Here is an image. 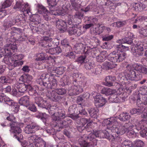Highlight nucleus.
Wrapping results in <instances>:
<instances>
[{
  "label": "nucleus",
  "instance_id": "f03ea898",
  "mask_svg": "<svg viewBox=\"0 0 147 147\" xmlns=\"http://www.w3.org/2000/svg\"><path fill=\"white\" fill-rule=\"evenodd\" d=\"M117 42L121 44L116 45L117 50L111 53L108 59L109 61L114 63L120 62L126 58L127 54L125 51L129 50V49L127 46L123 45L122 44L130 45L132 42V40L129 37H126L121 40H118Z\"/></svg>",
  "mask_w": 147,
  "mask_h": 147
},
{
  "label": "nucleus",
  "instance_id": "39448f33",
  "mask_svg": "<svg viewBox=\"0 0 147 147\" xmlns=\"http://www.w3.org/2000/svg\"><path fill=\"white\" fill-rule=\"evenodd\" d=\"M63 85H67L69 86L68 90V93L71 95H76L79 94L80 93L83 91V89L82 87L84 86L83 85V86L82 85L81 87L79 85H78L76 84L77 80L75 79L73 84L71 85H70L71 83L70 80L68 77L65 76L63 77Z\"/></svg>",
  "mask_w": 147,
  "mask_h": 147
},
{
  "label": "nucleus",
  "instance_id": "bf43d9fd",
  "mask_svg": "<svg viewBox=\"0 0 147 147\" xmlns=\"http://www.w3.org/2000/svg\"><path fill=\"white\" fill-rule=\"evenodd\" d=\"M138 47L140 48L143 49H146V47L147 46L146 42H139L137 44Z\"/></svg>",
  "mask_w": 147,
  "mask_h": 147
},
{
  "label": "nucleus",
  "instance_id": "c756f323",
  "mask_svg": "<svg viewBox=\"0 0 147 147\" xmlns=\"http://www.w3.org/2000/svg\"><path fill=\"white\" fill-rule=\"evenodd\" d=\"M84 45L81 43L76 44L74 48V51L78 54L81 53L84 48Z\"/></svg>",
  "mask_w": 147,
  "mask_h": 147
},
{
  "label": "nucleus",
  "instance_id": "13d9d810",
  "mask_svg": "<svg viewBox=\"0 0 147 147\" xmlns=\"http://www.w3.org/2000/svg\"><path fill=\"white\" fill-rule=\"evenodd\" d=\"M144 121L143 120H142L140 121H139L138 123L136 125V129L138 130H142L144 129V126L142 124V122Z\"/></svg>",
  "mask_w": 147,
  "mask_h": 147
},
{
  "label": "nucleus",
  "instance_id": "473e14b6",
  "mask_svg": "<svg viewBox=\"0 0 147 147\" xmlns=\"http://www.w3.org/2000/svg\"><path fill=\"white\" fill-rule=\"evenodd\" d=\"M119 119L122 121H125L129 119L130 116L127 113H123L119 115L118 117Z\"/></svg>",
  "mask_w": 147,
  "mask_h": 147
},
{
  "label": "nucleus",
  "instance_id": "4468645a",
  "mask_svg": "<svg viewBox=\"0 0 147 147\" xmlns=\"http://www.w3.org/2000/svg\"><path fill=\"white\" fill-rule=\"evenodd\" d=\"M51 78H50L49 79V81L48 82H45L43 81L42 82L39 83V84L43 85L48 88L54 89L57 86L56 80L53 78H52L51 76Z\"/></svg>",
  "mask_w": 147,
  "mask_h": 147
},
{
  "label": "nucleus",
  "instance_id": "3c124183",
  "mask_svg": "<svg viewBox=\"0 0 147 147\" xmlns=\"http://www.w3.org/2000/svg\"><path fill=\"white\" fill-rule=\"evenodd\" d=\"M24 131L26 134H28L33 133V130L31 127V125H28L25 128Z\"/></svg>",
  "mask_w": 147,
  "mask_h": 147
},
{
  "label": "nucleus",
  "instance_id": "412c9836",
  "mask_svg": "<svg viewBox=\"0 0 147 147\" xmlns=\"http://www.w3.org/2000/svg\"><path fill=\"white\" fill-rule=\"evenodd\" d=\"M67 24L66 22L61 20H58L56 22L57 28L60 30L65 31L67 28Z\"/></svg>",
  "mask_w": 147,
  "mask_h": 147
},
{
  "label": "nucleus",
  "instance_id": "338daca9",
  "mask_svg": "<svg viewBox=\"0 0 147 147\" xmlns=\"http://www.w3.org/2000/svg\"><path fill=\"white\" fill-rule=\"evenodd\" d=\"M91 51V49L88 47H86L84 45V48L82 50L81 53H84L85 54H89Z\"/></svg>",
  "mask_w": 147,
  "mask_h": 147
},
{
  "label": "nucleus",
  "instance_id": "864d4df0",
  "mask_svg": "<svg viewBox=\"0 0 147 147\" xmlns=\"http://www.w3.org/2000/svg\"><path fill=\"white\" fill-rule=\"evenodd\" d=\"M86 57V55L81 56L77 58L76 61L79 63L82 64L84 63Z\"/></svg>",
  "mask_w": 147,
  "mask_h": 147
},
{
  "label": "nucleus",
  "instance_id": "5701e85b",
  "mask_svg": "<svg viewBox=\"0 0 147 147\" xmlns=\"http://www.w3.org/2000/svg\"><path fill=\"white\" fill-rule=\"evenodd\" d=\"M19 103L21 105L28 107L30 105L29 97L26 95L22 97L19 99Z\"/></svg>",
  "mask_w": 147,
  "mask_h": 147
},
{
  "label": "nucleus",
  "instance_id": "cd10ccee",
  "mask_svg": "<svg viewBox=\"0 0 147 147\" xmlns=\"http://www.w3.org/2000/svg\"><path fill=\"white\" fill-rule=\"evenodd\" d=\"M102 65L103 69L107 70L114 68L116 66V64L110 62L106 61L103 63Z\"/></svg>",
  "mask_w": 147,
  "mask_h": 147
},
{
  "label": "nucleus",
  "instance_id": "6ab92c4d",
  "mask_svg": "<svg viewBox=\"0 0 147 147\" xmlns=\"http://www.w3.org/2000/svg\"><path fill=\"white\" fill-rule=\"evenodd\" d=\"M28 6L27 3L24 4L21 3L20 1H17L14 5L13 9L24 12L26 9L27 10L29 8Z\"/></svg>",
  "mask_w": 147,
  "mask_h": 147
},
{
  "label": "nucleus",
  "instance_id": "a211bd4d",
  "mask_svg": "<svg viewBox=\"0 0 147 147\" xmlns=\"http://www.w3.org/2000/svg\"><path fill=\"white\" fill-rule=\"evenodd\" d=\"M30 84H26L24 83L17 82L15 84V86L18 90L19 92L24 93L27 89H28Z\"/></svg>",
  "mask_w": 147,
  "mask_h": 147
},
{
  "label": "nucleus",
  "instance_id": "a19ab883",
  "mask_svg": "<svg viewBox=\"0 0 147 147\" xmlns=\"http://www.w3.org/2000/svg\"><path fill=\"white\" fill-rule=\"evenodd\" d=\"M40 137H39L38 136L35 135H32L30 136L28 138V140L30 143H37L39 141V138Z\"/></svg>",
  "mask_w": 147,
  "mask_h": 147
},
{
  "label": "nucleus",
  "instance_id": "c03bdc74",
  "mask_svg": "<svg viewBox=\"0 0 147 147\" xmlns=\"http://www.w3.org/2000/svg\"><path fill=\"white\" fill-rule=\"evenodd\" d=\"M47 3L49 5L50 10L51 11H54L53 7L56 5V0H47Z\"/></svg>",
  "mask_w": 147,
  "mask_h": 147
},
{
  "label": "nucleus",
  "instance_id": "4be33fe9",
  "mask_svg": "<svg viewBox=\"0 0 147 147\" xmlns=\"http://www.w3.org/2000/svg\"><path fill=\"white\" fill-rule=\"evenodd\" d=\"M35 102L39 107L42 108L45 107L47 103L46 100H43L42 98L39 96L35 97Z\"/></svg>",
  "mask_w": 147,
  "mask_h": 147
},
{
  "label": "nucleus",
  "instance_id": "49530a36",
  "mask_svg": "<svg viewBox=\"0 0 147 147\" xmlns=\"http://www.w3.org/2000/svg\"><path fill=\"white\" fill-rule=\"evenodd\" d=\"M39 28H41L42 31V32L43 33L45 32H48L49 30V26H47L46 24H42L39 26Z\"/></svg>",
  "mask_w": 147,
  "mask_h": 147
},
{
  "label": "nucleus",
  "instance_id": "9b49d317",
  "mask_svg": "<svg viewBox=\"0 0 147 147\" xmlns=\"http://www.w3.org/2000/svg\"><path fill=\"white\" fill-rule=\"evenodd\" d=\"M42 40L44 43L47 42L49 43V44L46 45H44V44L43 45V46L45 47L49 48V49L46 50V52L47 53H50L51 55L55 54V52L54 48H52V49L49 48L50 47L52 46L51 43L53 42L52 41L53 39L51 37L44 36L42 38Z\"/></svg>",
  "mask_w": 147,
  "mask_h": 147
},
{
  "label": "nucleus",
  "instance_id": "1a4fd4ad",
  "mask_svg": "<svg viewBox=\"0 0 147 147\" xmlns=\"http://www.w3.org/2000/svg\"><path fill=\"white\" fill-rule=\"evenodd\" d=\"M12 31L10 32H9L5 34V36L7 38L8 42L10 41L11 42H14L13 39H16V37L20 36L22 34L21 29L13 27L11 28Z\"/></svg>",
  "mask_w": 147,
  "mask_h": 147
},
{
  "label": "nucleus",
  "instance_id": "2f4dec72",
  "mask_svg": "<svg viewBox=\"0 0 147 147\" xmlns=\"http://www.w3.org/2000/svg\"><path fill=\"white\" fill-rule=\"evenodd\" d=\"M135 70L141 74H147V68L143 66L138 65L136 67Z\"/></svg>",
  "mask_w": 147,
  "mask_h": 147
},
{
  "label": "nucleus",
  "instance_id": "7c9ffc66",
  "mask_svg": "<svg viewBox=\"0 0 147 147\" xmlns=\"http://www.w3.org/2000/svg\"><path fill=\"white\" fill-rule=\"evenodd\" d=\"M114 137V138H112L109 140H111V141H113V142H112L111 143V147H117V144L116 143L117 142L118 143H120L121 144V142L122 141V138L120 137H117L116 138V139H115V137L112 134H111Z\"/></svg>",
  "mask_w": 147,
  "mask_h": 147
},
{
  "label": "nucleus",
  "instance_id": "7ed1b4c3",
  "mask_svg": "<svg viewBox=\"0 0 147 147\" xmlns=\"http://www.w3.org/2000/svg\"><path fill=\"white\" fill-rule=\"evenodd\" d=\"M106 124L107 128V130H108L109 132L111 131L121 135L127 132V127L129 125L128 123H126L120 127L118 129L117 128V126L118 125L119 123L115 117H112L108 119L106 121Z\"/></svg>",
  "mask_w": 147,
  "mask_h": 147
},
{
  "label": "nucleus",
  "instance_id": "79ce46f5",
  "mask_svg": "<svg viewBox=\"0 0 147 147\" xmlns=\"http://www.w3.org/2000/svg\"><path fill=\"white\" fill-rule=\"evenodd\" d=\"M13 1V0H5L2 4V8L5 9L10 6Z\"/></svg>",
  "mask_w": 147,
  "mask_h": 147
},
{
  "label": "nucleus",
  "instance_id": "20e7f679",
  "mask_svg": "<svg viewBox=\"0 0 147 147\" xmlns=\"http://www.w3.org/2000/svg\"><path fill=\"white\" fill-rule=\"evenodd\" d=\"M44 108L48 110L49 113L53 116L55 121L60 120L65 117V112L61 109L58 108L55 105H51L47 103Z\"/></svg>",
  "mask_w": 147,
  "mask_h": 147
},
{
  "label": "nucleus",
  "instance_id": "8fccbe9b",
  "mask_svg": "<svg viewBox=\"0 0 147 147\" xmlns=\"http://www.w3.org/2000/svg\"><path fill=\"white\" fill-rule=\"evenodd\" d=\"M73 16L71 15L69 16L67 18V19L65 21L66 24L70 25H74V21H73Z\"/></svg>",
  "mask_w": 147,
  "mask_h": 147
},
{
  "label": "nucleus",
  "instance_id": "052dcab7",
  "mask_svg": "<svg viewBox=\"0 0 147 147\" xmlns=\"http://www.w3.org/2000/svg\"><path fill=\"white\" fill-rule=\"evenodd\" d=\"M45 59V55L44 54L41 53L38 54L36 59L37 61H42L44 60Z\"/></svg>",
  "mask_w": 147,
  "mask_h": 147
},
{
  "label": "nucleus",
  "instance_id": "4d7b16f0",
  "mask_svg": "<svg viewBox=\"0 0 147 147\" xmlns=\"http://www.w3.org/2000/svg\"><path fill=\"white\" fill-rule=\"evenodd\" d=\"M94 64L91 62L86 63L84 65V67L86 69H90L91 70L94 68Z\"/></svg>",
  "mask_w": 147,
  "mask_h": 147
},
{
  "label": "nucleus",
  "instance_id": "b1692460",
  "mask_svg": "<svg viewBox=\"0 0 147 147\" xmlns=\"http://www.w3.org/2000/svg\"><path fill=\"white\" fill-rule=\"evenodd\" d=\"M106 82L105 83V85L107 86H111L113 85V82H115L116 78L114 76H108L105 79Z\"/></svg>",
  "mask_w": 147,
  "mask_h": 147
},
{
  "label": "nucleus",
  "instance_id": "a18cd8bd",
  "mask_svg": "<svg viewBox=\"0 0 147 147\" xmlns=\"http://www.w3.org/2000/svg\"><path fill=\"white\" fill-rule=\"evenodd\" d=\"M54 90L58 95H63L65 94L67 92L66 89L63 88L55 89Z\"/></svg>",
  "mask_w": 147,
  "mask_h": 147
},
{
  "label": "nucleus",
  "instance_id": "6e6d98bb",
  "mask_svg": "<svg viewBox=\"0 0 147 147\" xmlns=\"http://www.w3.org/2000/svg\"><path fill=\"white\" fill-rule=\"evenodd\" d=\"M64 55L71 59H74L76 57L75 55L74 54L72 51H70L69 52L64 54Z\"/></svg>",
  "mask_w": 147,
  "mask_h": 147
},
{
  "label": "nucleus",
  "instance_id": "c9c22d12",
  "mask_svg": "<svg viewBox=\"0 0 147 147\" xmlns=\"http://www.w3.org/2000/svg\"><path fill=\"white\" fill-rule=\"evenodd\" d=\"M102 68L101 66L95 67L91 71L92 73L94 75L100 74L101 72Z\"/></svg>",
  "mask_w": 147,
  "mask_h": 147
},
{
  "label": "nucleus",
  "instance_id": "9d476101",
  "mask_svg": "<svg viewBox=\"0 0 147 147\" xmlns=\"http://www.w3.org/2000/svg\"><path fill=\"white\" fill-rule=\"evenodd\" d=\"M46 95L50 99L55 102L63 101L65 98L59 96L54 90H48L46 93Z\"/></svg>",
  "mask_w": 147,
  "mask_h": 147
},
{
  "label": "nucleus",
  "instance_id": "2eb2a0df",
  "mask_svg": "<svg viewBox=\"0 0 147 147\" xmlns=\"http://www.w3.org/2000/svg\"><path fill=\"white\" fill-rule=\"evenodd\" d=\"M106 102L105 99L100 94L96 95L94 98V105L97 108L102 107L105 104Z\"/></svg>",
  "mask_w": 147,
  "mask_h": 147
},
{
  "label": "nucleus",
  "instance_id": "aec40b11",
  "mask_svg": "<svg viewBox=\"0 0 147 147\" xmlns=\"http://www.w3.org/2000/svg\"><path fill=\"white\" fill-rule=\"evenodd\" d=\"M138 105L141 106V105H147V95L138 94L137 96Z\"/></svg>",
  "mask_w": 147,
  "mask_h": 147
},
{
  "label": "nucleus",
  "instance_id": "58836bf2",
  "mask_svg": "<svg viewBox=\"0 0 147 147\" xmlns=\"http://www.w3.org/2000/svg\"><path fill=\"white\" fill-rule=\"evenodd\" d=\"M14 24V23L11 20H6L4 21L3 25L4 29L6 30Z\"/></svg>",
  "mask_w": 147,
  "mask_h": 147
},
{
  "label": "nucleus",
  "instance_id": "72a5a7b5",
  "mask_svg": "<svg viewBox=\"0 0 147 147\" xmlns=\"http://www.w3.org/2000/svg\"><path fill=\"white\" fill-rule=\"evenodd\" d=\"M71 121L69 119H65L59 124L58 126L60 128H63L66 127L71 123Z\"/></svg>",
  "mask_w": 147,
  "mask_h": 147
},
{
  "label": "nucleus",
  "instance_id": "dca6fc26",
  "mask_svg": "<svg viewBox=\"0 0 147 147\" xmlns=\"http://www.w3.org/2000/svg\"><path fill=\"white\" fill-rule=\"evenodd\" d=\"M38 11L41 12V13L43 14V16L44 20L47 21L50 20L51 18L50 17L51 14L43 6L40 5H38Z\"/></svg>",
  "mask_w": 147,
  "mask_h": 147
},
{
  "label": "nucleus",
  "instance_id": "4c0bfd02",
  "mask_svg": "<svg viewBox=\"0 0 147 147\" xmlns=\"http://www.w3.org/2000/svg\"><path fill=\"white\" fill-rule=\"evenodd\" d=\"M144 145V143L143 141L138 140L132 143V147H142Z\"/></svg>",
  "mask_w": 147,
  "mask_h": 147
},
{
  "label": "nucleus",
  "instance_id": "f704fd0d",
  "mask_svg": "<svg viewBox=\"0 0 147 147\" xmlns=\"http://www.w3.org/2000/svg\"><path fill=\"white\" fill-rule=\"evenodd\" d=\"M4 102L10 106H13V108L18 107V105L15 104V103L13 101L7 97H6L4 99Z\"/></svg>",
  "mask_w": 147,
  "mask_h": 147
},
{
  "label": "nucleus",
  "instance_id": "774afa93",
  "mask_svg": "<svg viewBox=\"0 0 147 147\" xmlns=\"http://www.w3.org/2000/svg\"><path fill=\"white\" fill-rule=\"evenodd\" d=\"M141 116L143 118H146L147 117V106L144 108Z\"/></svg>",
  "mask_w": 147,
  "mask_h": 147
},
{
  "label": "nucleus",
  "instance_id": "f8f14e48",
  "mask_svg": "<svg viewBox=\"0 0 147 147\" xmlns=\"http://www.w3.org/2000/svg\"><path fill=\"white\" fill-rule=\"evenodd\" d=\"M4 49L5 53L9 55H11L17 50V46L15 42L7 44L4 46Z\"/></svg>",
  "mask_w": 147,
  "mask_h": 147
},
{
  "label": "nucleus",
  "instance_id": "de8ad7c7",
  "mask_svg": "<svg viewBox=\"0 0 147 147\" xmlns=\"http://www.w3.org/2000/svg\"><path fill=\"white\" fill-rule=\"evenodd\" d=\"M45 131L50 135H53L56 133L57 131L52 127H49L45 129Z\"/></svg>",
  "mask_w": 147,
  "mask_h": 147
},
{
  "label": "nucleus",
  "instance_id": "09e8293b",
  "mask_svg": "<svg viewBox=\"0 0 147 147\" xmlns=\"http://www.w3.org/2000/svg\"><path fill=\"white\" fill-rule=\"evenodd\" d=\"M71 3L73 8L78 11L80 8L79 5L76 1V0H70Z\"/></svg>",
  "mask_w": 147,
  "mask_h": 147
},
{
  "label": "nucleus",
  "instance_id": "c85d7f7f",
  "mask_svg": "<svg viewBox=\"0 0 147 147\" xmlns=\"http://www.w3.org/2000/svg\"><path fill=\"white\" fill-rule=\"evenodd\" d=\"M101 93L105 94L107 96L111 95V94L116 93V90H112L108 88H102L101 90Z\"/></svg>",
  "mask_w": 147,
  "mask_h": 147
},
{
  "label": "nucleus",
  "instance_id": "ea45409f",
  "mask_svg": "<svg viewBox=\"0 0 147 147\" xmlns=\"http://www.w3.org/2000/svg\"><path fill=\"white\" fill-rule=\"evenodd\" d=\"M88 111L90 116L92 117L97 114L99 111V110L97 107L90 108L88 109Z\"/></svg>",
  "mask_w": 147,
  "mask_h": 147
},
{
  "label": "nucleus",
  "instance_id": "69168bd1",
  "mask_svg": "<svg viewBox=\"0 0 147 147\" xmlns=\"http://www.w3.org/2000/svg\"><path fill=\"white\" fill-rule=\"evenodd\" d=\"M8 78L5 76H2L0 78V83L4 84L9 83Z\"/></svg>",
  "mask_w": 147,
  "mask_h": 147
},
{
  "label": "nucleus",
  "instance_id": "6e6552de",
  "mask_svg": "<svg viewBox=\"0 0 147 147\" xmlns=\"http://www.w3.org/2000/svg\"><path fill=\"white\" fill-rule=\"evenodd\" d=\"M10 126L11 129L10 131L13 133V136L16 138L21 142L20 140L23 139V137L21 134L22 130L19 127L20 123L14 121L10 123Z\"/></svg>",
  "mask_w": 147,
  "mask_h": 147
},
{
  "label": "nucleus",
  "instance_id": "0eeeda50",
  "mask_svg": "<svg viewBox=\"0 0 147 147\" xmlns=\"http://www.w3.org/2000/svg\"><path fill=\"white\" fill-rule=\"evenodd\" d=\"M127 74L126 78L132 81H138L142 78V75L140 74H136L134 67L130 65H128L126 67Z\"/></svg>",
  "mask_w": 147,
  "mask_h": 147
},
{
  "label": "nucleus",
  "instance_id": "f3484780",
  "mask_svg": "<svg viewBox=\"0 0 147 147\" xmlns=\"http://www.w3.org/2000/svg\"><path fill=\"white\" fill-rule=\"evenodd\" d=\"M109 100L110 102L117 103L123 102L125 100L123 97L119 96L116 92V93L111 94L109 98Z\"/></svg>",
  "mask_w": 147,
  "mask_h": 147
},
{
  "label": "nucleus",
  "instance_id": "a878e982",
  "mask_svg": "<svg viewBox=\"0 0 147 147\" xmlns=\"http://www.w3.org/2000/svg\"><path fill=\"white\" fill-rule=\"evenodd\" d=\"M83 16V14L79 12H76L75 14L73 19L74 21L76 24H80L81 22V19Z\"/></svg>",
  "mask_w": 147,
  "mask_h": 147
},
{
  "label": "nucleus",
  "instance_id": "f257e3e1",
  "mask_svg": "<svg viewBox=\"0 0 147 147\" xmlns=\"http://www.w3.org/2000/svg\"><path fill=\"white\" fill-rule=\"evenodd\" d=\"M96 137L106 138L108 140L114 138L113 136L110 134L109 131L107 130L93 131L88 135H84L81 137L78 140L79 144L81 147H87L89 146H96L97 141L95 137Z\"/></svg>",
  "mask_w": 147,
  "mask_h": 147
},
{
  "label": "nucleus",
  "instance_id": "393cba45",
  "mask_svg": "<svg viewBox=\"0 0 147 147\" xmlns=\"http://www.w3.org/2000/svg\"><path fill=\"white\" fill-rule=\"evenodd\" d=\"M29 93L30 95L35 96L39 94L38 87L37 86H34L32 87L30 85L28 88Z\"/></svg>",
  "mask_w": 147,
  "mask_h": 147
},
{
  "label": "nucleus",
  "instance_id": "ddd939ff",
  "mask_svg": "<svg viewBox=\"0 0 147 147\" xmlns=\"http://www.w3.org/2000/svg\"><path fill=\"white\" fill-rule=\"evenodd\" d=\"M69 33L77 36H80L84 32V29L82 26L77 24H75L74 27L72 26L71 29L69 30Z\"/></svg>",
  "mask_w": 147,
  "mask_h": 147
},
{
  "label": "nucleus",
  "instance_id": "423d86ee",
  "mask_svg": "<svg viewBox=\"0 0 147 147\" xmlns=\"http://www.w3.org/2000/svg\"><path fill=\"white\" fill-rule=\"evenodd\" d=\"M24 57V55L22 54L16 53L13 54L10 58V59L9 57H6L4 59V60L5 61L7 60V64L9 63L11 64H12V66L13 67L22 65L23 64L24 61H19L22 59Z\"/></svg>",
  "mask_w": 147,
  "mask_h": 147
},
{
  "label": "nucleus",
  "instance_id": "5fc2aeb1",
  "mask_svg": "<svg viewBox=\"0 0 147 147\" xmlns=\"http://www.w3.org/2000/svg\"><path fill=\"white\" fill-rule=\"evenodd\" d=\"M132 143L130 140H125L124 141L121 145L124 146L128 147H132Z\"/></svg>",
  "mask_w": 147,
  "mask_h": 147
},
{
  "label": "nucleus",
  "instance_id": "bb28decb",
  "mask_svg": "<svg viewBox=\"0 0 147 147\" xmlns=\"http://www.w3.org/2000/svg\"><path fill=\"white\" fill-rule=\"evenodd\" d=\"M32 79V76L28 74L22 75L20 78V80L28 84H30L31 82Z\"/></svg>",
  "mask_w": 147,
  "mask_h": 147
},
{
  "label": "nucleus",
  "instance_id": "0e129e2a",
  "mask_svg": "<svg viewBox=\"0 0 147 147\" xmlns=\"http://www.w3.org/2000/svg\"><path fill=\"white\" fill-rule=\"evenodd\" d=\"M91 122H89L87 123L86 126L85 127V130H86L88 132H92V131H94L91 127Z\"/></svg>",
  "mask_w": 147,
  "mask_h": 147
},
{
  "label": "nucleus",
  "instance_id": "e2e57ef3",
  "mask_svg": "<svg viewBox=\"0 0 147 147\" xmlns=\"http://www.w3.org/2000/svg\"><path fill=\"white\" fill-rule=\"evenodd\" d=\"M56 73L60 75L62 74L64 71V68L63 67H56Z\"/></svg>",
  "mask_w": 147,
  "mask_h": 147
},
{
  "label": "nucleus",
  "instance_id": "e433bc0d",
  "mask_svg": "<svg viewBox=\"0 0 147 147\" xmlns=\"http://www.w3.org/2000/svg\"><path fill=\"white\" fill-rule=\"evenodd\" d=\"M144 53V51L143 49L137 47L136 49H135L134 54L137 57H139L142 56Z\"/></svg>",
  "mask_w": 147,
  "mask_h": 147
},
{
  "label": "nucleus",
  "instance_id": "603ef678",
  "mask_svg": "<svg viewBox=\"0 0 147 147\" xmlns=\"http://www.w3.org/2000/svg\"><path fill=\"white\" fill-rule=\"evenodd\" d=\"M63 52L64 54L69 52L70 51H72V49L71 47L69 45H67L62 47Z\"/></svg>",
  "mask_w": 147,
  "mask_h": 147
},
{
  "label": "nucleus",
  "instance_id": "37998d69",
  "mask_svg": "<svg viewBox=\"0 0 147 147\" xmlns=\"http://www.w3.org/2000/svg\"><path fill=\"white\" fill-rule=\"evenodd\" d=\"M35 145L36 147H46V142L40 138H39L38 142H37Z\"/></svg>",
  "mask_w": 147,
  "mask_h": 147
},
{
  "label": "nucleus",
  "instance_id": "680f3d73",
  "mask_svg": "<svg viewBox=\"0 0 147 147\" xmlns=\"http://www.w3.org/2000/svg\"><path fill=\"white\" fill-rule=\"evenodd\" d=\"M140 136L143 137H146L147 135V128L146 127H145L143 129L140 131Z\"/></svg>",
  "mask_w": 147,
  "mask_h": 147
}]
</instances>
